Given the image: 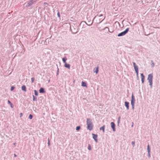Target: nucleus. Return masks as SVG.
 I'll use <instances>...</instances> for the list:
<instances>
[{"label": "nucleus", "mask_w": 160, "mask_h": 160, "mask_svg": "<svg viewBox=\"0 0 160 160\" xmlns=\"http://www.w3.org/2000/svg\"><path fill=\"white\" fill-rule=\"evenodd\" d=\"M50 82V80H48V83H49V82Z\"/></svg>", "instance_id": "42"}, {"label": "nucleus", "mask_w": 160, "mask_h": 160, "mask_svg": "<svg viewBox=\"0 0 160 160\" xmlns=\"http://www.w3.org/2000/svg\"><path fill=\"white\" fill-rule=\"evenodd\" d=\"M111 127L112 129V130L113 132L116 131L115 129V125L114 122H112L111 123Z\"/></svg>", "instance_id": "5"}, {"label": "nucleus", "mask_w": 160, "mask_h": 160, "mask_svg": "<svg viewBox=\"0 0 160 160\" xmlns=\"http://www.w3.org/2000/svg\"><path fill=\"white\" fill-rule=\"evenodd\" d=\"M93 23V21H92V23H91V24H87V23H86V24H87L88 26H91V25H92V24Z\"/></svg>", "instance_id": "37"}, {"label": "nucleus", "mask_w": 160, "mask_h": 160, "mask_svg": "<svg viewBox=\"0 0 160 160\" xmlns=\"http://www.w3.org/2000/svg\"><path fill=\"white\" fill-rule=\"evenodd\" d=\"M48 146H50V141H49V138H48Z\"/></svg>", "instance_id": "29"}, {"label": "nucleus", "mask_w": 160, "mask_h": 160, "mask_svg": "<svg viewBox=\"0 0 160 160\" xmlns=\"http://www.w3.org/2000/svg\"><path fill=\"white\" fill-rule=\"evenodd\" d=\"M67 60V59L66 57L64 58H62V61L65 63H66V61Z\"/></svg>", "instance_id": "18"}, {"label": "nucleus", "mask_w": 160, "mask_h": 160, "mask_svg": "<svg viewBox=\"0 0 160 160\" xmlns=\"http://www.w3.org/2000/svg\"><path fill=\"white\" fill-rule=\"evenodd\" d=\"M147 151L148 152H150V149L149 144H148L147 146Z\"/></svg>", "instance_id": "17"}, {"label": "nucleus", "mask_w": 160, "mask_h": 160, "mask_svg": "<svg viewBox=\"0 0 160 160\" xmlns=\"http://www.w3.org/2000/svg\"><path fill=\"white\" fill-rule=\"evenodd\" d=\"M39 92L40 93H44L45 91L43 88H41L39 90Z\"/></svg>", "instance_id": "11"}, {"label": "nucleus", "mask_w": 160, "mask_h": 160, "mask_svg": "<svg viewBox=\"0 0 160 160\" xmlns=\"http://www.w3.org/2000/svg\"><path fill=\"white\" fill-rule=\"evenodd\" d=\"M98 71V67H97L96 68V70L94 71V72H95L96 74H97Z\"/></svg>", "instance_id": "16"}, {"label": "nucleus", "mask_w": 160, "mask_h": 160, "mask_svg": "<svg viewBox=\"0 0 160 160\" xmlns=\"http://www.w3.org/2000/svg\"><path fill=\"white\" fill-rule=\"evenodd\" d=\"M135 97L134 96L133 94H132V98L131 100V104H134L135 102Z\"/></svg>", "instance_id": "6"}, {"label": "nucleus", "mask_w": 160, "mask_h": 160, "mask_svg": "<svg viewBox=\"0 0 160 160\" xmlns=\"http://www.w3.org/2000/svg\"><path fill=\"white\" fill-rule=\"evenodd\" d=\"M87 129L91 131L93 129V125L92 120L90 118L87 119Z\"/></svg>", "instance_id": "1"}, {"label": "nucleus", "mask_w": 160, "mask_h": 160, "mask_svg": "<svg viewBox=\"0 0 160 160\" xmlns=\"http://www.w3.org/2000/svg\"><path fill=\"white\" fill-rule=\"evenodd\" d=\"M64 67L69 69L70 68V65L69 64L65 63Z\"/></svg>", "instance_id": "12"}, {"label": "nucleus", "mask_w": 160, "mask_h": 160, "mask_svg": "<svg viewBox=\"0 0 160 160\" xmlns=\"http://www.w3.org/2000/svg\"><path fill=\"white\" fill-rule=\"evenodd\" d=\"M31 81L32 82H34V78H31Z\"/></svg>", "instance_id": "32"}, {"label": "nucleus", "mask_w": 160, "mask_h": 160, "mask_svg": "<svg viewBox=\"0 0 160 160\" xmlns=\"http://www.w3.org/2000/svg\"><path fill=\"white\" fill-rule=\"evenodd\" d=\"M57 15H58V17L59 18H60V14L59 12H58V13H57Z\"/></svg>", "instance_id": "34"}, {"label": "nucleus", "mask_w": 160, "mask_h": 160, "mask_svg": "<svg viewBox=\"0 0 160 160\" xmlns=\"http://www.w3.org/2000/svg\"><path fill=\"white\" fill-rule=\"evenodd\" d=\"M20 117H22V113H20Z\"/></svg>", "instance_id": "38"}, {"label": "nucleus", "mask_w": 160, "mask_h": 160, "mask_svg": "<svg viewBox=\"0 0 160 160\" xmlns=\"http://www.w3.org/2000/svg\"><path fill=\"white\" fill-rule=\"evenodd\" d=\"M151 62H152V64H151V67H152V68H153L154 67V63L153 61L152 60L151 61Z\"/></svg>", "instance_id": "23"}, {"label": "nucleus", "mask_w": 160, "mask_h": 160, "mask_svg": "<svg viewBox=\"0 0 160 160\" xmlns=\"http://www.w3.org/2000/svg\"><path fill=\"white\" fill-rule=\"evenodd\" d=\"M132 63L135 71L138 70V67L136 63L134 62H133Z\"/></svg>", "instance_id": "9"}, {"label": "nucleus", "mask_w": 160, "mask_h": 160, "mask_svg": "<svg viewBox=\"0 0 160 160\" xmlns=\"http://www.w3.org/2000/svg\"><path fill=\"white\" fill-rule=\"evenodd\" d=\"M129 102L127 101H125V105L126 107L127 110H128L129 109Z\"/></svg>", "instance_id": "10"}, {"label": "nucleus", "mask_w": 160, "mask_h": 160, "mask_svg": "<svg viewBox=\"0 0 160 160\" xmlns=\"http://www.w3.org/2000/svg\"><path fill=\"white\" fill-rule=\"evenodd\" d=\"M15 88L14 87L12 86L11 88V91H12V90H13V89H14Z\"/></svg>", "instance_id": "27"}, {"label": "nucleus", "mask_w": 160, "mask_h": 160, "mask_svg": "<svg viewBox=\"0 0 160 160\" xmlns=\"http://www.w3.org/2000/svg\"><path fill=\"white\" fill-rule=\"evenodd\" d=\"M135 143V142L134 141H132V145L133 146V147H134Z\"/></svg>", "instance_id": "28"}, {"label": "nucleus", "mask_w": 160, "mask_h": 160, "mask_svg": "<svg viewBox=\"0 0 160 160\" xmlns=\"http://www.w3.org/2000/svg\"><path fill=\"white\" fill-rule=\"evenodd\" d=\"M44 4H47V2H45L44 3Z\"/></svg>", "instance_id": "41"}, {"label": "nucleus", "mask_w": 160, "mask_h": 160, "mask_svg": "<svg viewBox=\"0 0 160 160\" xmlns=\"http://www.w3.org/2000/svg\"><path fill=\"white\" fill-rule=\"evenodd\" d=\"M129 30V28H127L125 31L119 33L117 35L118 36V37H120L125 35L128 33Z\"/></svg>", "instance_id": "3"}, {"label": "nucleus", "mask_w": 160, "mask_h": 160, "mask_svg": "<svg viewBox=\"0 0 160 160\" xmlns=\"http://www.w3.org/2000/svg\"><path fill=\"white\" fill-rule=\"evenodd\" d=\"M34 94H35V95L38 96V91H37L36 90H34Z\"/></svg>", "instance_id": "21"}, {"label": "nucleus", "mask_w": 160, "mask_h": 160, "mask_svg": "<svg viewBox=\"0 0 160 160\" xmlns=\"http://www.w3.org/2000/svg\"><path fill=\"white\" fill-rule=\"evenodd\" d=\"M35 1H36L37 0H34Z\"/></svg>", "instance_id": "45"}, {"label": "nucleus", "mask_w": 160, "mask_h": 160, "mask_svg": "<svg viewBox=\"0 0 160 160\" xmlns=\"http://www.w3.org/2000/svg\"><path fill=\"white\" fill-rule=\"evenodd\" d=\"M10 105H11V107L12 108H13V105H12V104H10Z\"/></svg>", "instance_id": "40"}, {"label": "nucleus", "mask_w": 160, "mask_h": 160, "mask_svg": "<svg viewBox=\"0 0 160 160\" xmlns=\"http://www.w3.org/2000/svg\"><path fill=\"white\" fill-rule=\"evenodd\" d=\"M81 127L80 126H77L76 128V130L78 131L80 129Z\"/></svg>", "instance_id": "22"}, {"label": "nucleus", "mask_w": 160, "mask_h": 160, "mask_svg": "<svg viewBox=\"0 0 160 160\" xmlns=\"http://www.w3.org/2000/svg\"><path fill=\"white\" fill-rule=\"evenodd\" d=\"M14 157H17V155H16L15 154H14Z\"/></svg>", "instance_id": "39"}, {"label": "nucleus", "mask_w": 160, "mask_h": 160, "mask_svg": "<svg viewBox=\"0 0 160 160\" xmlns=\"http://www.w3.org/2000/svg\"><path fill=\"white\" fill-rule=\"evenodd\" d=\"M33 118V116L32 114H30L29 116V118L30 119H32Z\"/></svg>", "instance_id": "24"}, {"label": "nucleus", "mask_w": 160, "mask_h": 160, "mask_svg": "<svg viewBox=\"0 0 160 160\" xmlns=\"http://www.w3.org/2000/svg\"><path fill=\"white\" fill-rule=\"evenodd\" d=\"M59 68H58V70L57 72V76L59 74Z\"/></svg>", "instance_id": "31"}, {"label": "nucleus", "mask_w": 160, "mask_h": 160, "mask_svg": "<svg viewBox=\"0 0 160 160\" xmlns=\"http://www.w3.org/2000/svg\"><path fill=\"white\" fill-rule=\"evenodd\" d=\"M135 72L137 74V77L138 78V71H136Z\"/></svg>", "instance_id": "26"}, {"label": "nucleus", "mask_w": 160, "mask_h": 160, "mask_svg": "<svg viewBox=\"0 0 160 160\" xmlns=\"http://www.w3.org/2000/svg\"><path fill=\"white\" fill-rule=\"evenodd\" d=\"M148 156L149 158H150L151 157L150 152H148Z\"/></svg>", "instance_id": "33"}, {"label": "nucleus", "mask_w": 160, "mask_h": 160, "mask_svg": "<svg viewBox=\"0 0 160 160\" xmlns=\"http://www.w3.org/2000/svg\"><path fill=\"white\" fill-rule=\"evenodd\" d=\"M140 75L141 78L142 82L143 83L144 81L145 76L143 73H141Z\"/></svg>", "instance_id": "8"}, {"label": "nucleus", "mask_w": 160, "mask_h": 160, "mask_svg": "<svg viewBox=\"0 0 160 160\" xmlns=\"http://www.w3.org/2000/svg\"><path fill=\"white\" fill-rule=\"evenodd\" d=\"M88 149L89 150H91V148L90 145V144L88 145Z\"/></svg>", "instance_id": "25"}, {"label": "nucleus", "mask_w": 160, "mask_h": 160, "mask_svg": "<svg viewBox=\"0 0 160 160\" xmlns=\"http://www.w3.org/2000/svg\"><path fill=\"white\" fill-rule=\"evenodd\" d=\"M131 105H132V109L134 110V104H131Z\"/></svg>", "instance_id": "30"}, {"label": "nucleus", "mask_w": 160, "mask_h": 160, "mask_svg": "<svg viewBox=\"0 0 160 160\" xmlns=\"http://www.w3.org/2000/svg\"><path fill=\"white\" fill-rule=\"evenodd\" d=\"M105 125H104L100 128V130H102L103 131V132H105Z\"/></svg>", "instance_id": "13"}, {"label": "nucleus", "mask_w": 160, "mask_h": 160, "mask_svg": "<svg viewBox=\"0 0 160 160\" xmlns=\"http://www.w3.org/2000/svg\"><path fill=\"white\" fill-rule=\"evenodd\" d=\"M36 2V1L34 0H30L28 2H27L26 7H31L32 8V5L33 3Z\"/></svg>", "instance_id": "4"}, {"label": "nucleus", "mask_w": 160, "mask_h": 160, "mask_svg": "<svg viewBox=\"0 0 160 160\" xmlns=\"http://www.w3.org/2000/svg\"><path fill=\"white\" fill-rule=\"evenodd\" d=\"M21 88L22 90H23L25 92L26 91V88L25 85L22 86L21 87Z\"/></svg>", "instance_id": "14"}, {"label": "nucleus", "mask_w": 160, "mask_h": 160, "mask_svg": "<svg viewBox=\"0 0 160 160\" xmlns=\"http://www.w3.org/2000/svg\"><path fill=\"white\" fill-rule=\"evenodd\" d=\"M120 117H119L118 118V123H119V122H120Z\"/></svg>", "instance_id": "35"}, {"label": "nucleus", "mask_w": 160, "mask_h": 160, "mask_svg": "<svg viewBox=\"0 0 160 160\" xmlns=\"http://www.w3.org/2000/svg\"><path fill=\"white\" fill-rule=\"evenodd\" d=\"M92 135L93 136V138L94 139L96 142H98V139H97L98 137V135L97 134L92 133Z\"/></svg>", "instance_id": "7"}, {"label": "nucleus", "mask_w": 160, "mask_h": 160, "mask_svg": "<svg viewBox=\"0 0 160 160\" xmlns=\"http://www.w3.org/2000/svg\"><path fill=\"white\" fill-rule=\"evenodd\" d=\"M103 30H107L108 32H111L109 31V29L108 27H105L103 29Z\"/></svg>", "instance_id": "19"}, {"label": "nucleus", "mask_w": 160, "mask_h": 160, "mask_svg": "<svg viewBox=\"0 0 160 160\" xmlns=\"http://www.w3.org/2000/svg\"><path fill=\"white\" fill-rule=\"evenodd\" d=\"M103 16V15L102 14H101L100 16Z\"/></svg>", "instance_id": "44"}, {"label": "nucleus", "mask_w": 160, "mask_h": 160, "mask_svg": "<svg viewBox=\"0 0 160 160\" xmlns=\"http://www.w3.org/2000/svg\"><path fill=\"white\" fill-rule=\"evenodd\" d=\"M77 32H75L73 33H74V34H75V33H76Z\"/></svg>", "instance_id": "43"}, {"label": "nucleus", "mask_w": 160, "mask_h": 160, "mask_svg": "<svg viewBox=\"0 0 160 160\" xmlns=\"http://www.w3.org/2000/svg\"><path fill=\"white\" fill-rule=\"evenodd\" d=\"M153 77L152 73L149 74L148 75L147 79L148 81L151 88H152Z\"/></svg>", "instance_id": "2"}, {"label": "nucleus", "mask_w": 160, "mask_h": 160, "mask_svg": "<svg viewBox=\"0 0 160 160\" xmlns=\"http://www.w3.org/2000/svg\"><path fill=\"white\" fill-rule=\"evenodd\" d=\"M82 87H87L86 83L85 82L82 81Z\"/></svg>", "instance_id": "15"}, {"label": "nucleus", "mask_w": 160, "mask_h": 160, "mask_svg": "<svg viewBox=\"0 0 160 160\" xmlns=\"http://www.w3.org/2000/svg\"><path fill=\"white\" fill-rule=\"evenodd\" d=\"M32 97L33 98V101H37V98L34 95H32Z\"/></svg>", "instance_id": "20"}, {"label": "nucleus", "mask_w": 160, "mask_h": 160, "mask_svg": "<svg viewBox=\"0 0 160 160\" xmlns=\"http://www.w3.org/2000/svg\"><path fill=\"white\" fill-rule=\"evenodd\" d=\"M8 103H9L10 104H12V103L9 100H8Z\"/></svg>", "instance_id": "36"}]
</instances>
